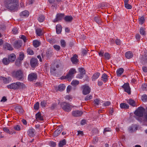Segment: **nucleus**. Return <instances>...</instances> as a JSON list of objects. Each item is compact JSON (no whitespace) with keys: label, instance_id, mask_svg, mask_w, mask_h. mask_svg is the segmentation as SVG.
Segmentation results:
<instances>
[{"label":"nucleus","instance_id":"obj_1","mask_svg":"<svg viewBox=\"0 0 147 147\" xmlns=\"http://www.w3.org/2000/svg\"><path fill=\"white\" fill-rule=\"evenodd\" d=\"M4 3L6 7L8 9L13 11L18 10L19 0H4Z\"/></svg>","mask_w":147,"mask_h":147},{"label":"nucleus","instance_id":"obj_2","mask_svg":"<svg viewBox=\"0 0 147 147\" xmlns=\"http://www.w3.org/2000/svg\"><path fill=\"white\" fill-rule=\"evenodd\" d=\"M7 88L13 90H17L19 89L23 88H25V85L22 83L17 82L12 83L7 86Z\"/></svg>","mask_w":147,"mask_h":147},{"label":"nucleus","instance_id":"obj_3","mask_svg":"<svg viewBox=\"0 0 147 147\" xmlns=\"http://www.w3.org/2000/svg\"><path fill=\"white\" fill-rule=\"evenodd\" d=\"M145 111V109L143 107H140L135 112L134 114L136 115V118L138 121H141V118L143 116Z\"/></svg>","mask_w":147,"mask_h":147},{"label":"nucleus","instance_id":"obj_4","mask_svg":"<svg viewBox=\"0 0 147 147\" xmlns=\"http://www.w3.org/2000/svg\"><path fill=\"white\" fill-rule=\"evenodd\" d=\"M76 73L75 69H71L69 72V73L65 76V79L68 81H71L74 76V74Z\"/></svg>","mask_w":147,"mask_h":147},{"label":"nucleus","instance_id":"obj_5","mask_svg":"<svg viewBox=\"0 0 147 147\" xmlns=\"http://www.w3.org/2000/svg\"><path fill=\"white\" fill-rule=\"evenodd\" d=\"M12 75L13 77L16 78L18 80H20L23 78V72L21 70L14 71L12 74Z\"/></svg>","mask_w":147,"mask_h":147},{"label":"nucleus","instance_id":"obj_6","mask_svg":"<svg viewBox=\"0 0 147 147\" xmlns=\"http://www.w3.org/2000/svg\"><path fill=\"white\" fill-rule=\"evenodd\" d=\"M61 107L65 111L69 112L71 110V106L69 103H67L65 102H63L61 104Z\"/></svg>","mask_w":147,"mask_h":147},{"label":"nucleus","instance_id":"obj_7","mask_svg":"<svg viewBox=\"0 0 147 147\" xmlns=\"http://www.w3.org/2000/svg\"><path fill=\"white\" fill-rule=\"evenodd\" d=\"M37 78V75L36 73H32L29 74L28 76V79L30 81L36 80Z\"/></svg>","mask_w":147,"mask_h":147},{"label":"nucleus","instance_id":"obj_8","mask_svg":"<svg viewBox=\"0 0 147 147\" xmlns=\"http://www.w3.org/2000/svg\"><path fill=\"white\" fill-rule=\"evenodd\" d=\"M82 88L83 89V94L84 95H86L90 92V88L86 85L82 86Z\"/></svg>","mask_w":147,"mask_h":147},{"label":"nucleus","instance_id":"obj_9","mask_svg":"<svg viewBox=\"0 0 147 147\" xmlns=\"http://www.w3.org/2000/svg\"><path fill=\"white\" fill-rule=\"evenodd\" d=\"M24 57V54L23 53L21 52L20 53L19 59L16 60V64L19 66L21 63V61H22Z\"/></svg>","mask_w":147,"mask_h":147},{"label":"nucleus","instance_id":"obj_10","mask_svg":"<svg viewBox=\"0 0 147 147\" xmlns=\"http://www.w3.org/2000/svg\"><path fill=\"white\" fill-rule=\"evenodd\" d=\"M64 14L63 13H57L56 16V18L53 21L54 22H57L58 21L62 20L64 16Z\"/></svg>","mask_w":147,"mask_h":147},{"label":"nucleus","instance_id":"obj_11","mask_svg":"<svg viewBox=\"0 0 147 147\" xmlns=\"http://www.w3.org/2000/svg\"><path fill=\"white\" fill-rule=\"evenodd\" d=\"M122 87L124 89V91L127 92L128 94L131 93L130 88L129 84L128 83H125L122 86Z\"/></svg>","mask_w":147,"mask_h":147},{"label":"nucleus","instance_id":"obj_12","mask_svg":"<svg viewBox=\"0 0 147 147\" xmlns=\"http://www.w3.org/2000/svg\"><path fill=\"white\" fill-rule=\"evenodd\" d=\"M0 80L2 81L4 83L7 84L11 81V79L9 77L5 78V77L1 76H0Z\"/></svg>","mask_w":147,"mask_h":147},{"label":"nucleus","instance_id":"obj_13","mask_svg":"<svg viewBox=\"0 0 147 147\" xmlns=\"http://www.w3.org/2000/svg\"><path fill=\"white\" fill-rule=\"evenodd\" d=\"M38 61L37 59L35 58L32 59L30 61V64L31 66L33 68H34L37 65Z\"/></svg>","mask_w":147,"mask_h":147},{"label":"nucleus","instance_id":"obj_14","mask_svg":"<svg viewBox=\"0 0 147 147\" xmlns=\"http://www.w3.org/2000/svg\"><path fill=\"white\" fill-rule=\"evenodd\" d=\"M3 48L4 49L9 51H12L13 49V48L11 45L7 43L3 45Z\"/></svg>","mask_w":147,"mask_h":147},{"label":"nucleus","instance_id":"obj_15","mask_svg":"<svg viewBox=\"0 0 147 147\" xmlns=\"http://www.w3.org/2000/svg\"><path fill=\"white\" fill-rule=\"evenodd\" d=\"M22 44V42L20 40L16 41L13 44V46L15 48L18 49L21 46Z\"/></svg>","mask_w":147,"mask_h":147},{"label":"nucleus","instance_id":"obj_16","mask_svg":"<svg viewBox=\"0 0 147 147\" xmlns=\"http://www.w3.org/2000/svg\"><path fill=\"white\" fill-rule=\"evenodd\" d=\"M62 127L59 126L58 128L54 132V134L55 136H57L62 131Z\"/></svg>","mask_w":147,"mask_h":147},{"label":"nucleus","instance_id":"obj_17","mask_svg":"<svg viewBox=\"0 0 147 147\" xmlns=\"http://www.w3.org/2000/svg\"><path fill=\"white\" fill-rule=\"evenodd\" d=\"M101 80L105 83L107 82L109 80L108 76L105 73L102 74L101 77Z\"/></svg>","mask_w":147,"mask_h":147},{"label":"nucleus","instance_id":"obj_18","mask_svg":"<svg viewBox=\"0 0 147 147\" xmlns=\"http://www.w3.org/2000/svg\"><path fill=\"white\" fill-rule=\"evenodd\" d=\"M82 114V112L81 111H75L72 112V114L73 116L75 117H78L81 116Z\"/></svg>","mask_w":147,"mask_h":147},{"label":"nucleus","instance_id":"obj_19","mask_svg":"<svg viewBox=\"0 0 147 147\" xmlns=\"http://www.w3.org/2000/svg\"><path fill=\"white\" fill-rule=\"evenodd\" d=\"M35 116L36 119L38 121H42L44 119L43 116L40 112L37 113L36 114Z\"/></svg>","mask_w":147,"mask_h":147},{"label":"nucleus","instance_id":"obj_20","mask_svg":"<svg viewBox=\"0 0 147 147\" xmlns=\"http://www.w3.org/2000/svg\"><path fill=\"white\" fill-rule=\"evenodd\" d=\"M35 130L34 129H29L28 131V135L31 137H33L35 135Z\"/></svg>","mask_w":147,"mask_h":147},{"label":"nucleus","instance_id":"obj_21","mask_svg":"<svg viewBox=\"0 0 147 147\" xmlns=\"http://www.w3.org/2000/svg\"><path fill=\"white\" fill-rule=\"evenodd\" d=\"M78 56L76 55H74L71 58V60L73 63L76 64L78 61Z\"/></svg>","mask_w":147,"mask_h":147},{"label":"nucleus","instance_id":"obj_22","mask_svg":"<svg viewBox=\"0 0 147 147\" xmlns=\"http://www.w3.org/2000/svg\"><path fill=\"white\" fill-rule=\"evenodd\" d=\"M8 59L10 62L14 61L16 59V56L14 54L12 53L9 55Z\"/></svg>","mask_w":147,"mask_h":147},{"label":"nucleus","instance_id":"obj_23","mask_svg":"<svg viewBox=\"0 0 147 147\" xmlns=\"http://www.w3.org/2000/svg\"><path fill=\"white\" fill-rule=\"evenodd\" d=\"M4 131L7 134L11 135L13 133L15 134V132L13 131H10L8 127H4L3 129Z\"/></svg>","mask_w":147,"mask_h":147},{"label":"nucleus","instance_id":"obj_24","mask_svg":"<svg viewBox=\"0 0 147 147\" xmlns=\"http://www.w3.org/2000/svg\"><path fill=\"white\" fill-rule=\"evenodd\" d=\"M16 112L18 114H22L23 111V110L21 106H18L15 109Z\"/></svg>","mask_w":147,"mask_h":147},{"label":"nucleus","instance_id":"obj_25","mask_svg":"<svg viewBox=\"0 0 147 147\" xmlns=\"http://www.w3.org/2000/svg\"><path fill=\"white\" fill-rule=\"evenodd\" d=\"M29 12L28 11L25 10L20 13V16L22 17H27L29 16Z\"/></svg>","mask_w":147,"mask_h":147},{"label":"nucleus","instance_id":"obj_26","mask_svg":"<svg viewBox=\"0 0 147 147\" xmlns=\"http://www.w3.org/2000/svg\"><path fill=\"white\" fill-rule=\"evenodd\" d=\"M133 54L131 51H128L125 54V56L126 58L129 59L131 58L133 56Z\"/></svg>","mask_w":147,"mask_h":147},{"label":"nucleus","instance_id":"obj_27","mask_svg":"<svg viewBox=\"0 0 147 147\" xmlns=\"http://www.w3.org/2000/svg\"><path fill=\"white\" fill-rule=\"evenodd\" d=\"M124 72V69L123 68H120L118 69L116 71L117 76H120Z\"/></svg>","mask_w":147,"mask_h":147},{"label":"nucleus","instance_id":"obj_28","mask_svg":"<svg viewBox=\"0 0 147 147\" xmlns=\"http://www.w3.org/2000/svg\"><path fill=\"white\" fill-rule=\"evenodd\" d=\"M127 102L130 105L133 107H135L136 105V102L131 99H130L127 100Z\"/></svg>","mask_w":147,"mask_h":147},{"label":"nucleus","instance_id":"obj_29","mask_svg":"<svg viewBox=\"0 0 147 147\" xmlns=\"http://www.w3.org/2000/svg\"><path fill=\"white\" fill-rule=\"evenodd\" d=\"M100 74L97 72L94 74L92 76V81H94L99 77Z\"/></svg>","mask_w":147,"mask_h":147},{"label":"nucleus","instance_id":"obj_30","mask_svg":"<svg viewBox=\"0 0 147 147\" xmlns=\"http://www.w3.org/2000/svg\"><path fill=\"white\" fill-rule=\"evenodd\" d=\"M62 30V27L61 25L59 24L57 25L56 26V30L57 33L59 34H60Z\"/></svg>","mask_w":147,"mask_h":147},{"label":"nucleus","instance_id":"obj_31","mask_svg":"<svg viewBox=\"0 0 147 147\" xmlns=\"http://www.w3.org/2000/svg\"><path fill=\"white\" fill-rule=\"evenodd\" d=\"M65 88V86L64 84H62L59 85L58 86V90L59 91H62L64 90Z\"/></svg>","mask_w":147,"mask_h":147},{"label":"nucleus","instance_id":"obj_32","mask_svg":"<svg viewBox=\"0 0 147 147\" xmlns=\"http://www.w3.org/2000/svg\"><path fill=\"white\" fill-rule=\"evenodd\" d=\"M2 62L4 65H8L10 61L8 59H7L6 58H4L3 59Z\"/></svg>","mask_w":147,"mask_h":147},{"label":"nucleus","instance_id":"obj_33","mask_svg":"<svg viewBox=\"0 0 147 147\" xmlns=\"http://www.w3.org/2000/svg\"><path fill=\"white\" fill-rule=\"evenodd\" d=\"M33 44L35 47H38L40 44V42L38 40H34L33 41Z\"/></svg>","mask_w":147,"mask_h":147},{"label":"nucleus","instance_id":"obj_34","mask_svg":"<svg viewBox=\"0 0 147 147\" xmlns=\"http://www.w3.org/2000/svg\"><path fill=\"white\" fill-rule=\"evenodd\" d=\"M140 32L141 34L144 36L146 34L145 32V28L143 27H141L140 30Z\"/></svg>","mask_w":147,"mask_h":147},{"label":"nucleus","instance_id":"obj_35","mask_svg":"<svg viewBox=\"0 0 147 147\" xmlns=\"http://www.w3.org/2000/svg\"><path fill=\"white\" fill-rule=\"evenodd\" d=\"M120 107L122 109H128L129 106L126 103H123L120 104Z\"/></svg>","mask_w":147,"mask_h":147},{"label":"nucleus","instance_id":"obj_36","mask_svg":"<svg viewBox=\"0 0 147 147\" xmlns=\"http://www.w3.org/2000/svg\"><path fill=\"white\" fill-rule=\"evenodd\" d=\"M73 19L72 17L71 16H66L65 17L64 20L66 22H70L72 21Z\"/></svg>","mask_w":147,"mask_h":147},{"label":"nucleus","instance_id":"obj_37","mask_svg":"<svg viewBox=\"0 0 147 147\" xmlns=\"http://www.w3.org/2000/svg\"><path fill=\"white\" fill-rule=\"evenodd\" d=\"M36 32L37 35L39 36H40L43 34L42 29L40 28H37L36 29Z\"/></svg>","mask_w":147,"mask_h":147},{"label":"nucleus","instance_id":"obj_38","mask_svg":"<svg viewBox=\"0 0 147 147\" xmlns=\"http://www.w3.org/2000/svg\"><path fill=\"white\" fill-rule=\"evenodd\" d=\"M66 141L65 140L61 141L59 144V147H63L66 144Z\"/></svg>","mask_w":147,"mask_h":147},{"label":"nucleus","instance_id":"obj_39","mask_svg":"<svg viewBox=\"0 0 147 147\" xmlns=\"http://www.w3.org/2000/svg\"><path fill=\"white\" fill-rule=\"evenodd\" d=\"M45 19V17L44 16L41 15L39 16L38 18V20L40 22H43Z\"/></svg>","mask_w":147,"mask_h":147},{"label":"nucleus","instance_id":"obj_40","mask_svg":"<svg viewBox=\"0 0 147 147\" xmlns=\"http://www.w3.org/2000/svg\"><path fill=\"white\" fill-rule=\"evenodd\" d=\"M94 20L98 23L99 24L101 22V19L99 16H96L94 17Z\"/></svg>","mask_w":147,"mask_h":147},{"label":"nucleus","instance_id":"obj_41","mask_svg":"<svg viewBox=\"0 0 147 147\" xmlns=\"http://www.w3.org/2000/svg\"><path fill=\"white\" fill-rule=\"evenodd\" d=\"M101 102V101L98 99H95L94 101V104L96 107Z\"/></svg>","mask_w":147,"mask_h":147},{"label":"nucleus","instance_id":"obj_42","mask_svg":"<svg viewBox=\"0 0 147 147\" xmlns=\"http://www.w3.org/2000/svg\"><path fill=\"white\" fill-rule=\"evenodd\" d=\"M27 53L29 55H32L34 53V51L32 49L30 48H28L27 50Z\"/></svg>","mask_w":147,"mask_h":147},{"label":"nucleus","instance_id":"obj_43","mask_svg":"<svg viewBox=\"0 0 147 147\" xmlns=\"http://www.w3.org/2000/svg\"><path fill=\"white\" fill-rule=\"evenodd\" d=\"M79 84V81L75 80H73L71 83V85L74 86H76L78 85Z\"/></svg>","mask_w":147,"mask_h":147},{"label":"nucleus","instance_id":"obj_44","mask_svg":"<svg viewBox=\"0 0 147 147\" xmlns=\"http://www.w3.org/2000/svg\"><path fill=\"white\" fill-rule=\"evenodd\" d=\"M105 59H109L111 57L110 55L108 53H106L104 55Z\"/></svg>","mask_w":147,"mask_h":147},{"label":"nucleus","instance_id":"obj_45","mask_svg":"<svg viewBox=\"0 0 147 147\" xmlns=\"http://www.w3.org/2000/svg\"><path fill=\"white\" fill-rule=\"evenodd\" d=\"M142 100L144 102H146L147 100V96L146 94H144L142 96Z\"/></svg>","mask_w":147,"mask_h":147},{"label":"nucleus","instance_id":"obj_46","mask_svg":"<svg viewBox=\"0 0 147 147\" xmlns=\"http://www.w3.org/2000/svg\"><path fill=\"white\" fill-rule=\"evenodd\" d=\"M124 6L125 8L128 9H131L132 8V6L128 3L124 4Z\"/></svg>","mask_w":147,"mask_h":147},{"label":"nucleus","instance_id":"obj_47","mask_svg":"<svg viewBox=\"0 0 147 147\" xmlns=\"http://www.w3.org/2000/svg\"><path fill=\"white\" fill-rule=\"evenodd\" d=\"M39 103L38 102H36L34 105V109L37 110L39 108Z\"/></svg>","mask_w":147,"mask_h":147},{"label":"nucleus","instance_id":"obj_48","mask_svg":"<svg viewBox=\"0 0 147 147\" xmlns=\"http://www.w3.org/2000/svg\"><path fill=\"white\" fill-rule=\"evenodd\" d=\"M13 129L16 131H19L21 129V127L20 125H17L14 126Z\"/></svg>","mask_w":147,"mask_h":147},{"label":"nucleus","instance_id":"obj_49","mask_svg":"<svg viewBox=\"0 0 147 147\" xmlns=\"http://www.w3.org/2000/svg\"><path fill=\"white\" fill-rule=\"evenodd\" d=\"M145 19L143 17H141L139 19V24H142L144 22Z\"/></svg>","mask_w":147,"mask_h":147},{"label":"nucleus","instance_id":"obj_50","mask_svg":"<svg viewBox=\"0 0 147 147\" xmlns=\"http://www.w3.org/2000/svg\"><path fill=\"white\" fill-rule=\"evenodd\" d=\"M18 28H15L12 30V32L13 34H16L18 33Z\"/></svg>","mask_w":147,"mask_h":147},{"label":"nucleus","instance_id":"obj_51","mask_svg":"<svg viewBox=\"0 0 147 147\" xmlns=\"http://www.w3.org/2000/svg\"><path fill=\"white\" fill-rule=\"evenodd\" d=\"M79 71L80 73L83 74H85V71L84 69L82 68H80L79 69Z\"/></svg>","mask_w":147,"mask_h":147},{"label":"nucleus","instance_id":"obj_52","mask_svg":"<svg viewBox=\"0 0 147 147\" xmlns=\"http://www.w3.org/2000/svg\"><path fill=\"white\" fill-rule=\"evenodd\" d=\"M145 53L143 58L144 61L147 62V50L145 52Z\"/></svg>","mask_w":147,"mask_h":147},{"label":"nucleus","instance_id":"obj_53","mask_svg":"<svg viewBox=\"0 0 147 147\" xmlns=\"http://www.w3.org/2000/svg\"><path fill=\"white\" fill-rule=\"evenodd\" d=\"M65 98L66 100L71 101L72 99V98L71 96L67 95L65 96Z\"/></svg>","mask_w":147,"mask_h":147},{"label":"nucleus","instance_id":"obj_54","mask_svg":"<svg viewBox=\"0 0 147 147\" xmlns=\"http://www.w3.org/2000/svg\"><path fill=\"white\" fill-rule=\"evenodd\" d=\"M92 96L91 95H88L86 96L85 98V100L86 101L88 100L92 99Z\"/></svg>","mask_w":147,"mask_h":147},{"label":"nucleus","instance_id":"obj_55","mask_svg":"<svg viewBox=\"0 0 147 147\" xmlns=\"http://www.w3.org/2000/svg\"><path fill=\"white\" fill-rule=\"evenodd\" d=\"M47 105V102L45 101H42L40 103V105L43 107H45Z\"/></svg>","mask_w":147,"mask_h":147},{"label":"nucleus","instance_id":"obj_56","mask_svg":"<svg viewBox=\"0 0 147 147\" xmlns=\"http://www.w3.org/2000/svg\"><path fill=\"white\" fill-rule=\"evenodd\" d=\"M54 48L57 51H59L60 49V46L57 45H55L53 46Z\"/></svg>","mask_w":147,"mask_h":147},{"label":"nucleus","instance_id":"obj_57","mask_svg":"<svg viewBox=\"0 0 147 147\" xmlns=\"http://www.w3.org/2000/svg\"><path fill=\"white\" fill-rule=\"evenodd\" d=\"M111 131V129L108 128L107 127L105 128L104 129L103 131V133L105 134V133L107 131Z\"/></svg>","mask_w":147,"mask_h":147},{"label":"nucleus","instance_id":"obj_58","mask_svg":"<svg viewBox=\"0 0 147 147\" xmlns=\"http://www.w3.org/2000/svg\"><path fill=\"white\" fill-rule=\"evenodd\" d=\"M61 46L63 47H64L65 46V42L63 40H61Z\"/></svg>","mask_w":147,"mask_h":147},{"label":"nucleus","instance_id":"obj_59","mask_svg":"<svg viewBox=\"0 0 147 147\" xmlns=\"http://www.w3.org/2000/svg\"><path fill=\"white\" fill-rule=\"evenodd\" d=\"M20 37L21 38L23 39L24 42H26L27 39H26V37L25 36L22 35L21 36H20Z\"/></svg>","mask_w":147,"mask_h":147},{"label":"nucleus","instance_id":"obj_60","mask_svg":"<svg viewBox=\"0 0 147 147\" xmlns=\"http://www.w3.org/2000/svg\"><path fill=\"white\" fill-rule=\"evenodd\" d=\"M142 88L144 90H147V84H143L142 85Z\"/></svg>","mask_w":147,"mask_h":147},{"label":"nucleus","instance_id":"obj_61","mask_svg":"<svg viewBox=\"0 0 147 147\" xmlns=\"http://www.w3.org/2000/svg\"><path fill=\"white\" fill-rule=\"evenodd\" d=\"M56 145V143L54 142L51 141L49 143V145L52 147H55Z\"/></svg>","mask_w":147,"mask_h":147},{"label":"nucleus","instance_id":"obj_62","mask_svg":"<svg viewBox=\"0 0 147 147\" xmlns=\"http://www.w3.org/2000/svg\"><path fill=\"white\" fill-rule=\"evenodd\" d=\"M78 134L77 135L78 136H82L83 135V132L82 131H78Z\"/></svg>","mask_w":147,"mask_h":147},{"label":"nucleus","instance_id":"obj_63","mask_svg":"<svg viewBox=\"0 0 147 147\" xmlns=\"http://www.w3.org/2000/svg\"><path fill=\"white\" fill-rule=\"evenodd\" d=\"M110 104V102L109 101H106L103 103V106L105 107L109 106Z\"/></svg>","mask_w":147,"mask_h":147},{"label":"nucleus","instance_id":"obj_64","mask_svg":"<svg viewBox=\"0 0 147 147\" xmlns=\"http://www.w3.org/2000/svg\"><path fill=\"white\" fill-rule=\"evenodd\" d=\"M84 74H83L80 73V74H78L77 76V78L80 79L82 78L83 77V75Z\"/></svg>","mask_w":147,"mask_h":147}]
</instances>
